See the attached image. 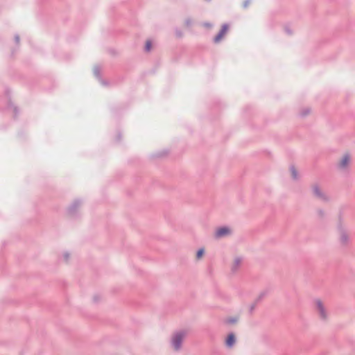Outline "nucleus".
<instances>
[{"instance_id":"nucleus-18","label":"nucleus","mask_w":355,"mask_h":355,"mask_svg":"<svg viewBox=\"0 0 355 355\" xmlns=\"http://www.w3.org/2000/svg\"><path fill=\"white\" fill-rule=\"evenodd\" d=\"M237 321V319L235 318H230L227 319V322L229 324L235 323Z\"/></svg>"},{"instance_id":"nucleus-11","label":"nucleus","mask_w":355,"mask_h":355,"mask_svg":"<svg viewBox=\"0 0 355 355\" xmlns=\"http://www.w3.org/2000/svg\"><path fill=\"white\" fill-rule=\"evenodd\" d=\"M349 159H350L349 155H345L343 157V159H342V160H341V162L340 163V166L341 167H345L349 164Z\"/></svg>"},{"instance_id":"nucleus-23","label":"nucleus","mask_w":355,"mask_h":355,"mask_svg":"<svg viewBox=\"0 0 355 355\" xmlns=\"http://www.w3.org/2000/svg\"><path fill=\"white\" fill-rule=\"evenodd\" d=\"M318 214L320 216L322 217L324 216V211L322 209H319L318 211Z\"/></svg>"},{"instance_id":"nucleus-4","label":"nucleus","mask_w":355,"mask_h":355,"mask_svg":"<svg viewBox=\"0 0 355 355\" xmlns=\"http://www.w3.org/2000/svg\"><path fill=\"white\" fill-rule=\"evenodd\" d=\"M94 74L98 81L104 86L109 85L108 81L104 80L101 76V69L98 65H96L94 68Z\"/></svg>"},{"instance_id":"nucleus-3","label":"nucleus","mask_w":355,"mask_h":355,"mask_svg":"<svg viewBox=\"0 0 355 355\" xmlns=\"http://www.w3.org/2000/svg\"><path fill=\"white\" fill-rule=\"evenodd\" d=\"M229 29V25L227 24H223L221 26L220 30L218 33V34L214 37L213 42L214 43H218L222 38L224 37L225 33L227 32Z\"/></svg>"},{"instance_id":"nucleus-5","label":"nucleus","mask_w":355,"mask_h":355,"mask_svg":"<svg viewBox=\"0 0 355 355\" xmlns=\"http://www.w3.org/2000/svg\"><path fill=\"white\" fill-rule=\"evenodd\" d=\"M231 232L230 229L228 227L223 226L217 229L215 232V237L217 239L222 238L227 236Z\"/></svg>"},{"instance_id":"nucleus-13","label":"nucleus","mask_w":355,"mask_h":355,"mask_svg":"<svg viewBox=\"0 0 355 355\" xmlns=\"http://www.w3.org/2000/svg\"><path fill=\"white\" fill-rule=\"evenodd\" d=\"M290 171L291 172L292 178L293 180H297L298 178V173L295 168V167L293 165H291L290 166Z\"/></svg>"},{"instance_id":"nucleus-21","label":"nucleus","mask_w":355,"mask_h":355,"mask_svg":"<svg viewBox=\"0 0 355 355\" xmlns=\"http://www.w3.org/2000/svg\"><path fill=\"white\" fill-rule=\"evenodd\" d=\"M284 29H285L286 33L288 35H292V33H293L292 31L291 30V28L288 26H285Z\"/></svg>"},{"instance_id":"nucleus-1","label":"nucleus","mask_w":355,"mask_h":355,"mask_svg":"<svg viewBox=\"0 0 355 355\" xmlns=\"http://www.w3.org/2000/svg\"><path fill=\"white\" fill-rule=\"evenodd\" d=\"M184 337V331L177 332L172 338V345L175 350L178 351L181 348L183 338Z\"/></svg>"},{"instance_id":"nucleus-2","label":"nucleus","mask_w":355,"mask_h":355,"mask_svg":"<svg viewBox=\"0 0 355 355\" xmlns=\"http://www.w3.org/2000/svg\"><path fill=\"white\" fill-rule=\"evenodd\" d=\"M81 204L79 199L75 200L67 209V213L69 216L75 217L77 216V211Z\"/></svg>"},{"instance_id":"nucleus-26","label":"nucleus","mask_w":355,"mask_h":355,"mask_svg":"<svg viewBox=\"0 0 355 355\" xmlns=\"http://www.w3.org/2000/svg\"><path fill=\"white\" fill-rule=\"evenodd\" d=\"M207 1H210L211 0H207Z\"/></svg>"},{"instance_id":"nucleus-25","label":"nucleus","mask_w":355,"mask_h":355,"mask_svg":"<svg viewBox=\"0 0 355 355\" xmlns=\"http://www.w3.org/2000/svg\"><path fill=\"white\" fill-rule=\"evenodd\" d=\"M121 139V134L119 133L118 137H117V140L119 141Z\"/></svg>"},{"instance_id":"nucleus-17","label":"nucleus","mask_w":355,"mask_h":355,"mask_svg":"<svg viewBox=\"0 0 355 355\" xmlns=\"http://www.w3.org/2000/svg\"><path fill=\"white\" fill-rule=\"evenodd\" d=\"M152 48V42L150 40H147L144 46V50L147 52L150 51Z\"/></svg>"},{"instance_id":"nucleus-16","label":"nucleus","mask_w":355,"mask_h":355,"mask_svg":"<svg viewBox=\"0 0 355 355\" xmlns=\"http://www.w3.org/2000/svg\"><path fill=\"white\" fill-rule=\"evenodd\" d=\"M204 254H205V249L203 248L198 249L196 252V258L198 259L202 258V256L204 255Z\"/></svg>"},{"instance_id":"nucleus-12","label":"nucleus","mask_w":355,"mask_h":355,"mask_svg":"<svg viewBox=\"0 0 355 355\" xmlns=\"http://www.w3.org/2000/svg\"><path fill=\"white\" fill-rule=\"evenodd\" d=\"M241 263V258H240V257L236 258L234 260V264L232 267V270L233 272H235L237 270L238 267L240 266Z\"/></svg>"},{"instance_id":"nucleus-20","label":"nucleus","mask_w":355,"mask_h":355,"mask_svg":"<svg viewBox=\"0 0 355 355\" xmlns=\"http://www.w3.org/2000/svg\"><path fill=\"white\" fill-rule=\"evenodd\" d=\"M250 3V0H245L243 3V7L244 8H247L248 6H249Z\"/></svg>"},{"instance_id":"nucleus-24","label":"nucleus","mask_w":355,"mask_h":355,"mask_svg":"<svg viewBox=\"0 0 355 355\" xmlns=\"http://www.w3.org/2000/svg\"><path fill=\"white\" fill-rule=\"evenodd\" d=\"M93 300L94 302H98L99 299H98V297L97 295H94V297H93Z\"/></svg>"},{"instance_id":"nucleus-22","label":"nucleus","mask_w":355,"mask_h":355,"mask_svg":"<svg viewBox=\"0 0 355 355\" xmlns=\"http://www.w3.org/2000/svg\"><path fill=\"white\" fill-rule=\"evenodd\" d=\"M192 21L191 19H187L185 21V24L187 26H190L191 25Z\"/></svg>"},{"instance_id":"nucleus-10","label":"nucleus","mask_w":355,"mask_h":355,"mask_svg":"<svg viewBox=\"0 0 355 355\" xmlns=\"http://www.w3.org/2000/svg\"><path fill=\"white\" fill-rule=\"evenodd\" d=\"M313 194L318 198L322 200H326L327 198L324 196V194L322 192V191L320 190V187L318 186V185H315L313 188Z\"/></svg>"},{"instance_id":"nucleus-8","label":"nucleus","mask_w":355,"mask_h":355,"mask_svg":"<svg viewBox=\"0 0 355 355\" xmlns=\"http://www.w3.org/2000/svg\"><path fill=\"white\" fill-rule=\"evenodd\" d=\"M267 295V291H263L261 292L258 297L255 300L254 302L250 306V313H252L253 311L254 310L257 304L259 303Z\"/></svg>"},{"instance_id":"nucleus-9","label":"nucleus","mask_w":355,"mask_h":355,"mask_svg":"<svg viewBox=\"0 0 355 355\" xmlns=\"http://www.w3.org/2000/svg\"><path fill=\"white\" fill-rule=\"evenodd\" d=\"M236 342V336L234 333H230L226 339H225V345L227 347H232Z\"/></svg>"},{"instance_id":"nucleus-14","label":"nucleus","mask_w":355,"mask_h":355,"mask_svg":"<svg viewBox=\"0 0 355 355\" xmlns=\"http://www.w3.org/2000/svg\"><path fill=\"white\" fill-rule=\"evenodd\" d=\"M168 154V151L167 150H163L155 154L154 156L156 157H162L167 155Z\"/></svg>"},{"instance_id":"nucleus-6","label":"nucleus","mask_w":355,"mask_h":355,"mask_svg":"<svg viewBox=\"0 0 355 355\" xmlns=\"http://www.w3.org/2000/svg\"><path fill=\"white\" fill-rule=\"evenodd\" d=\"M317 309L320 313V317L322 320H325L327 318V314L325 311V309L322 303V302L319 300L316 301Z\"/></svg>"},{"instance_id":"nucleus-15","label":"nucleus","mask_w":355,"mask_h":355,"mask_svg":"<svg viewBox=\"0 0 355 355\" xmlns=\"http://www.w3.org/2000/svg\"><path fill=\"white\" fill-rule=\"evenodd\" d=\"M310 112H311L310 108H308V107H306V108H304V109H302V110H301V112H300V116H301L302 117H304V116H307L308 114H309Z\"/></svg>"},{"instance_id":"nucleus-19","label":"nucleus","mask_w":355,"mask_h":355,"mask_svg":"<svg viewBox=\"0 0 355 355\" xmlns=\"http://www.w3.org/2000/svg\"><path fill=\"white\" fill-rule=\"evenodd\" d=\"M69 252H64V254H63V258L65 260V261H68L69 259Z\"/></svg>"},{"instance_id":"nucleus-7","label":"nucleus","mask_w":355,"mask_h":355,"mask_svg":"<svg viewBox=\"0 0 355 355\" xmlns=\"http://www.w3.org/2000/svg\"><path fill=\"white\" fill-rule=\"evenodd\" d=\"M338 229L340 232V241L342 244L346 245L349 241L348 234L341 225L338 226Z\"/></svg>"}]
</instances>
